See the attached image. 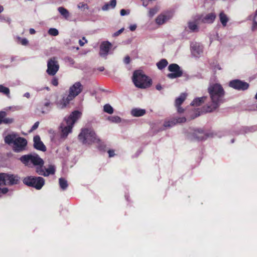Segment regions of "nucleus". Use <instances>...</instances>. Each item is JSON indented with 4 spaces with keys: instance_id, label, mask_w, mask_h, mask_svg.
Masks as SVG:
<instances>
[{
    "instance_id": "1",
    "label": "nucleus",
    "mask_w": 257,
    "mask_h": 257,
    "mask_svg": "<svg viewBox=\"0 0 257 257\" xmlns=\"http://www.w3.org/2000/svg\"><path fill=\"white\" fill-rule=\"evenodd\" d=\"M208 90L211 101L210 104H207L205 110L206 112H211L223 102L224 91L221 85L218 83L210 84Z\"/></svg>"
},
{
    "instance_id": "2",
    "label": "nucleus",
    "mask_w": 257,
    "mask_h": 257,
    "mask_svg": "<svg viewBox=\"0 0 257 257\" xmlns=\"http://www.w3.org/2000/svg\"><path fill=\"white\" fill-rule=\"evenodd\" d=\"M81 115V113L75 110L71 113L68 118L65 117L61 123V137L65 139L69 133L72 132V129L75 122Z\"/></svg>"
},
{
    "instance_id": "3",
    "label": "nucleus",
    "mask_w": 257,
    "mask_h": 257,
    "mask_svg": "<svg viewBox=\"0 0 257 257\" xmlns=\"http://www.w3.org/2000/svg\"><path fill=\"white\" fill-rule=\"evenodd\" d=\"M83 90V86L79 82H75L69 90V94L66 97H64L61 100L57 103V107L59 109L65 108L69 102L78 95Z\"/></svg>"
},
{
    "instance_id": "4",
    "label": "nucleus",
    "mask_w": 257,
    "mask_h": 257,
    "mask_svg": "<svg viewBox=\"0 0 257 257\" xmlns=\"http://www.w3.org/2000/svg\"><path fill=\"white\" fill-rule=\"evenodd\" d=\"M5 141L10 145L13 144V149L15 151L19 152L25 149L27 144L26 139L21 137H16L14 134L9 135L6 137Z\"/></svg>"
},
{
    "instance_id": "5",
    "label": "nucleus",
    "mask_w": 257,
    "mask_h": 257,
    "mask_svg": "<svg viewBox=\"0 0 257 257\" xmlns=\"http://www.w3.org/2000/svg\"><path fill=\"white\" fill-rule=\"evenodd\" d=\"M78 139L82 143L85 145H90L99 141L95 132L91 128H82L78 135Z\"/></svg>"
},
{
    "instance_id": "6",
    "label": "nucleus",
    "mask_w": 257,
    "mask_h": 257,
    "mask_svg": "<svg viewBox=\"0 0 257 257\" xmlns=\"http://www.w3.org/2000/svg\"><path fill=\"white\" fill-rule=\"evenodd\" d=\"M133 81L135 86L140 88H146L151 85V80L140 70L134 72Z\"/></svg>"
},
{
    "instance_id": "7",
    "label": "nucleus",
    "mask_w": 257,
    "mask_h": 257,
    "mask_svg": "<svg viewBox=\"0 0 257 257\" xmlns=\"http://www.w3.org/2000/svg\"><path fill=\"white\" fill-rule=\"evenodd\" d=\"M20 160L27 166L32 163L35 166H39L38 167H42L44 164L43 160L36 154L23 156L20 158Z\"/></svg>"
},
{
    "instance_id": "8",
    "label": "nucleus",
    "mask_w": 257,
    "mask_h": 257,
    "mask_svg": "<svg viewBox=\"0 0 257 257\" xmlns=\"http://www.w3.org/2000/svg\"><path fill=\"white\" fill-rule=\"evenodd\" d=\"M23 182L29 186H31L39 190L44 185L45 180L41 177H35L29 176L25 178L23 180Z\"/></svg>"
},
{
    "instance_id": "9",
    "label": "nucleus",
    "mask_w": 257,
    "mask_h": 257,
    "mask_svg": "<svg viewBox=\"0 0 257 257\" xmlns=\"http://www.w3.org/2000/svg\"><path fill=\"white\" fill-rule=\"evenodd\" d=\"M59 65L56 58L53 57L48 60L46 72L49 75H55L59 70Z\"/></svg>"
},
{
    "instance_id": "10",
    "label": "nucleus",
    "mask_w": 257,
    "mask_h": 257,
    "mask_svg": "<svg viewBox=\"0 0 257 257\" xmlns=\"http://www.w3.org/2000/svg\"><path fill=\"white\" fill-rule=\"evenodd\" d=\"M168 70L172 72L167 75V76L171 79L179 77L183 73L179 65L176 64H170L168 67Z\"/></svg>"
},
{
    "instance_id": "11",
    "label": "nucleus",
    "mask_w": 257,
    "mask_h": 257,
    "mask_svg": "<svg viewBox=\"0 0 257 257\" xmlns=\"http://www.w3.org/2000/svg\"><path fill=\"white\" fill-rule=\"evenodd\" d=\"M229 86L238 90H244L248 88L249 85L246 82L235 79L230 81L229 83Z\"/></svg>"
},
{
    "instance_id": "12",
    "label": "nucleus",
    "mask_w": 257,
    "mask_h": 257,
    "mask_svg": "<svg viewBox=\"0 0 257 257\" xmlns=\"http://www.w3.org/2000/svg\"><path fill=\"white\" fill-rule=\"evenodd\" d=\"M37 173L40 175L48 176L49 175H53L55 172V167L54 165H50L48 168L43 169L42 167H37Z\"/></svg>"
},
{
    "instance_id": "13",
    "label": "nucleus",
    "mask_w": 257,
    "mask_h": 257,
    "mask_svg": "<svg viewBox=\"0 0 257 257\" xmlns=\"http://www.w3.org/2000/svg\"><path fill=\"white\" fill-rule=\"evenodd\" d=\"M216 18V15L213 13H211L206 15H202L199 16L198 21L200 23L211 24L212 23Z\"/></svg>"
},
{
    "instance_id": "14",
    "label": "nucleus",
    "mask_w": 257,
    "mask_h": 257,
    "mask_svg": "<svg viewBox=\"0 0 257 257\" xmlns=\"http://www.w3.org/2000/svg\"><path fill=\"white\" fill-rule=\"evenodd\" d=\"M111 47V44L109 42H103L100 46L99 55L104 58H106L109 51Z\"/></svg>"
},
{
    "instance_id": "15",
    "label": "nucleus",
    "mask_w": 257,
    "mask_h": 257,
    "mask_svg": "<svg viewBox=\"0 0 257 257\" xmlns=\"http://www.w3.org/2000/svg\"><path fill=\"white\" fill-rule=\"evenodd\" d=\"M172 16L173 15L171 13L161 14L156 18V22L159 25H163L169 20L172 17Z\"/></svg>"
},
{
    "instance_id": "16",
    "label": "nucleus",
    "mask_w": 257,
    "mask_h": 257,
    "mask_svg": "<svg viewBox=\"0 0 257 257\" xmlns=\"http://www.w3.org/2000/svg\"><path fill=\"white\" fill-rule=\"evenodd\" d=\"M191 47L192 54L195 57H199L203 52V47L198 43H192Z\"/></svg>"
},
{
    "instance_id": "17",
    "label": "nucleus",
    "mask_w": 257,
    "mask_h": 257,
    "mask_svg": "<svg viewBox=\"0 0 257 257\" xmlns=\"http://www.w3.org/2000/svg\"><path fill=\"white\" fill-rule=\"evenodd\" d=\"M33 141L34 147L36 149L43 152H45L46 150V147L41 141L40 138L39 136H35L34 137Z\"/></svg>"
},
{
    "instance_id": "18",
    "label": "nucleus",
    "mask_w": 257,
    "mask_h": 257,
    "mask_svg": "<svg viewBox=\"0 0 257 257\" xmlns=\"http://www.w3.org/2000/svg\"><path fill=\"white\" fill-rule=\"evenodd\" d=\"M186 94L182 93L175 100V105L177 108V111L179 113L183 112L184 109L181 108L180 106L184 101L186 98Z\"/></svg>"
},
{
    "instance_id": "19",
    "label": "nucleus",
    "mask_w": 257,
    "mask_h": 257,
    "mask_svg": "<svg viewBox=\"0 0 257 257\" xmlns=\"http://www.w3.org/2000/svg\"><path fill=\"white\" fill-rule=\"evenodd\" d=\"M186 120V119L184 117H180L178 119H174L173 120H169L167 121H165L164 123V126L165 127H170L174 126L177 123H182L184 122Z\"/></svg>"
},
{
    "instance_id": "20",
    "label": "nucleus",
    "mask_w": 257,
    "mask_h": 257,
    "mask_svg": "<svg viewBox=\"0 0 257 257\" xmlns=\"http://www.w3.org/2000/svg\"><path fill=\"white\" fill-rule=\"evenodd\" d=\"M7 114L5 111H0V124L2 123L8 124L12 123L14 122V118L6 117Z\"/></svg>"
},
{
    "instance_id": "21",
    "label": "nucleus",
    "mask_w": 257,
    "mask_h": 257,
    "mask_svg": "<svg viewBox=\"0 0 257 257\" xmlns=\"http://www.w3.org/2000/svg\"><path fill=\"white\" fill-rule=\"evenodd\" d=\"M6 185H14L18 183L19 178L17 176L6 173Z\"/></svg>"
},
{
    "instance_id": "22",
    "label": "nucleus",
    "mask_w": 257,
    "mask_h": 257,
    "mask_svg": "<svg viewBox=\"0 0 257 257\" xmlns=\"http://www.w3.org/2000/svg\"><path fill=\"white\" fill-rule=\"evenodd\" d=\"M200 23L198 21V18L195 21H190L188 23V27L189 29L192 32H197L198 31V25Z\"/></svg>"
},
{
    "instance_id": "23",
    "label": "nucleus",
    "mask_w": 257,
    "mask_h": 257,
    "mask_svg": "<svg viewBox=\"0 0 257 257\" xmlns=\"http://www.w3.org/2000/svg\"><path fill=\"white\" fill-rule=\"evenodd\" d=\"M146 113V110L141 108H134L131 110V114L135 117H139L144 115Z\"/></svg>"
},
{
    "instance_id": "24",
    "label": "nucleus",
    "mask_w": 257,
    "mask_h": 257,
    "mask_svg": "<svg viewBox=\"0 0 257 257\" xmlns=\"http://www.w3.org/2000/svg\"><path fill=\"white\" fill-rule=\"evenodd\" d=\"M206 99V97H202L200 98H195L191 102V104L192 105L199 106L205 101Z\"/></svg>"
},
{
    "instance_id": "25",
    "label": "nucleus",
    "mask_w": 257,
    "mask_h": 257,
    "mask_svg": "<svg viewBox=\"0 0 257 257\" xmlns=\"http://www.w3.org/2000/svg\"><path fill=\"white\" fill-rule=\"evenodd\" d=\"M219 19L222 25L223 26H225L228 21V19L227 16L223 12H221L220 13Z\"/></svg>"
},
{
    "instance_id": "26",
    "label": "nucleus",
    "mask_w": 257,
    "mask_h": 257,
    "mask_svg": "<svg viewBox=\"0 0 257 257\" xmlns=\"http://www.w3.org/2000/svg\"><path fill=\"white\" fill-rule=\"evenodd\" d=\"M58 11L61 15L64 16L65 18H67L69 16V12L63 7H59L58 8Z\"/></svg>"
},
{
    "instance_id": "27",
    "label": "nucleus",
    "mask_w": 257,
    "mask_h": 257,
    "mask_svg": "<svg viewBox=\"0 0 257 257\" xmlns=\"http://www.w3.org/2000/svg\"><path fill=\"white\" fill-rule=\"evenodd\" d=\"M59 183L60 187L62 190H65L67 188L68 183L67 181L65 179L62 178H60L59 180Z\"/></svg>"
},
{
    "instance_id": "28",
    "label": "nucleus",
    "mask_w": 257,
    "mask_h": 257,
    "mask_svg": "<svg viewBox=\"0 0 257 257\" xmlns=\"http://www.w3.org/2000/svg\"><path fill=\"white\" fill-rule=\"evenodd\" d=\"M168 64V62L166 59H162L157 63V65L159 69L164 68Z\"/></svg>"
},
{
    "instance_id": "29",
    "label": "nucleus",
    "mask_w": 257,
    "mask_h": 257,
    "mask_svg": "<svg viewBox=\"0 0 257 257\" xmlns=\"http://www.w3.org/2000/svg\"><path fill=\"white\" fill-rule=\"evenodd\" d=\"M103 110L104 112L108 114H112L113 112V109L112 107L109 104H106L104 106Z\"/></svg>"
},
{
    "instance_id": "30",
    "label": "nucleus",
    "mask_w": 257,
    "mask_h": 257,
    "mask_svg": "<svg viewBox=\"0 0 257 257\" xmlns=\"http://www.w3.org/2000/svg\"><path fill=\"white\" fill-rule=\"evenodd\" d=\"M0 92L3 93L8 97L10 96V89L3 85H0Z\"/></svg>"
},
{
    "instance_id": "31",
    "label": "nucleus",
    "mask_w": 257,
    "mask_h": 257,
    "mask_svg": "<svg viewBox=\"0 0 257 257\" xmlns=\"http://www.w3.org/2000/svg\"><path fill=\"white\" fill-rule=\"evenodd\" d=\"M108 119L114 123H119L121 122V118L118 116H111L108 117Z\"/></svg>"
},
{
    "instance_id": "32",
    "label": "nucleus",
    "mask_w": 257,
    "mask_h": 257,
    "mask_svg": "<svg viewBox=\"0 0 257 257\" xmlns=\"http://www.w3.org/2000/svg\"><path fill=\"white\" fill-rule=\"evenodd\" d=\"M6 173H0V185H6Z\"/></svg>"
},
{
    "instance_id": "33",
    "label": "nucleus",
    "mask_w": 257,
    "mask_h": 257,
    "mask_svg": "<svg viewBox=\"0 0 257 257\" xmlns=\"http://www.w3.org/2000/svg\"><path fill=\"white\" fill-rule=\"evenodd\" d=\"M48 34L53 36H56L59 34V32L55 28H50L48 31Z\"/></svg>"
},
{
    "instance_id": "34",
    "label": "nucleus",
    "mask_w": 257,
    "mask_h": 257,
    "mask_svg": "<svg viewBox=\"0 0 257 257\" xmlns=\"http://www.w3.org/2000/svg\"><path fill=\"white\" fill-rule=\"evenodd\" d=\"M159 9L158 7H155V8L150 9L149 11V16L151 17H152L154 16V15L157 13Z\"/></svg>"
},
{
    "instance_id": "35",
    "label": "nucleus",
    "mask_w": 257,
    "mask_h": 257,
    "mask_svg": "<svg viewBox=\"0 0 257 257\" xmlns=\"http://www.w3.org/2000/svg\"><path fill=\"white\" fill-rule=\"evenodd\" d=\"M256 18L254 17H252L250 18V19L252 20L253 24L251 27V30L252 31H255L257 30V22L255 20Z\"/></svg>"
},
{
    "instance_id": "36",
    "label": "nucleus",
    "mask_w": 257,
    "mask_h": 257,
    "mask_svg": "<svg viewBox=\"0 0 257 257\" xmlns=\"http://www.w3.org/2000/svg\"><path fill=\"white\" fill-rule=\"evenodd\" d=\"M77 7H78V8H79L80 9H88V7L87 5L84 3H80L79 4H78Z\"/></svg>"
},
{
    "instance_id": "37",
    "label": "nucleus",
    "mask_w": 257,
    "mask_h": 257,
    "mask_svg": "<svg viewBox=\"0 0 257 257\" xmlns=\"http://www.w3.org/2000/svg\"><path fill=\"white\" fill-rule=\"evenodd\" d=\"M18 39L20 40V43H21L22 45H24V46H26L28 45V41L27 39H26V38L21 39L20 38H18Z\"/></svg>"
},
{
    "instance_id": "38",
    "label": "nucleus",
    "mask_w": 257,
    "mask_h": 257,
    "mask_svg": "<svg viewBox=\"0 0 257 257\" xmlns=\"http://www.w3.org/2000/svg\"><path fill=\"white\" fill-rule=\"evenodd\" d=\"M108 4H109V7L110 8L113 9L116 6V0H111Z\"/></svg>"
},
{
    "instance_id": "39",
    "label": "nucleus",
    "mask_w": 257,
    "mask_h": 257,
    "mask_svg": "<svg viewBox=\"0 0 257 257\" xmlns=\"http://www.w3.org/2000/svg\"><path fill=\"white\" fill-rule=\"evenodd\" d=\"M87 43V41L85 37H83L82 40H79V44L81 46H83L85 43Z\"/></svg>"
},
{
    "instance_id": "40",
    "label": "nucleus",
    "mask_w": 257,
    "mask_h": 257,
    "mask_svg": "<svg viewBox=\"0 0 257 257\" xmlns=\"http://www.w3.org/2000/svg\"><path fill=\"white\" fill-rule=\"evenodd\" d=\"M120 13L121 16H123L128 15L130 14V11L128 10L126 11L124 9H121L120 10Z\"/></svg>"
},
{
    "instance_id": "41",
    "label": "nucleus",
    "mask_w": 257,
    "mask_h": 257,
    "mask_svg": "<svg viewBox=\"0 0 257 257\" xmlns=\"http://www.w3.org/2000/svg\"><path fill=\"white\" fill-rule=\"evenodd\" d=\"M124 30V29L123 28H122L121 29H120L119 30L117 31V32H115L113 34V37H116V36H118V35H119Z\"/></svg>"
},
{
    "instance_id": "42",
    "label": "nucleus",
    "mask_w": 257,
    "mask_h": 257,
    "mask_svg": "<svg viewBox=\"0 0 257 257\" xmlns=\"http://www.w3.org/2000/svg\"><path fill=\"white\" fill-rule=\"evenodd\" d=\"M51 83L52 85H53L54 86H57L58 85V80L57 78H54L52 79V81H51Z\"/></svg>"
},
{
    "instance_id": "43",
    "label": "nucleus",
    "mask_w": 257,
    "mask_h": 257,
    "mask_svg": "<svg viewBox=\"0 0 257 257\" xmlns=\"http://www.w3.org/2000/svg\"><path fill=\"white\" fill-rule=\"evenodd\" d=\"M110 9V7H109V4L108 3L105 4L102 7V10L103 11H107Z\"/></svg>"
},
{
    "instance_id": "44",
    "label": "nucleus",
    "mask_w": 257,
    "mask_h": 257,
    "mask_svg": "<svg viewBox=\"0 0 257 257\" xmlns=\"http://www.w3.org/2000/svg\"><path fill=\"white\" fill-rule=\"evenodd\" d=\"M8 191V189L7 188H4L3 189H1L0 188V193L5 194H6Z\"/></svg>"
},
{
    "instance_id": "45",
    "label": "nucleus",
    "mask_w": 257,
    "mask_h": 257,
    "mask_svg": "<svg viewBox=\"0 0 257 257\" xmlns=\"http://www.w3.org/2000/svg\"><path fill=\"white\" fill-rule=\"evenodd\" d=\"M39 122L38 121L36 122L33 125L31 130H35L37 129L39 126Z\"/></svg>"
},
{
    "instance_id": "46",
    "label": "nucleus",
    "mask_w": 257,
    "mask_h": 257,
    "mask_svg": "<svg viewBox=\"0 0 257 257\" xmlns=\"http://www.w3.org/2000/svg\"><path fill=\"white\" fill-rule=\"evenodd\" d=\"M130 62V58L128 56H126V57H125L124 59V62L125 63V64H128Z\"/></svg>"
},
{
    "instance_id": "47",
    "label": "nucleus",
    "mask_w": 257,
    "mask_h": 257,
    "mask_svg": "<svg viewBox=\"0 0 257 257\" xmlns=\"http://www.w3.org/2000/svg\"><path fill=\"white\" fill-rule=\"evenodd\" d=\"M51 103L49 100H47L46 102L44 103V106L46 107H50Z\"/></svg>"
},
{
    "instance_id": "48",
    "label": "nucleus",
    "mask_w": 257,
    "mask_h": 257,
    "mask_svg": "<svg viewBox=\"0 0 257 257\" xmlns=\"http://www.w3.org/2000/svg\"><path fill=\"white\" fill-rule=\"evenodd\" d=\"M109 157H112L114 156V152L113 150H109L108 151Z\"/></svg>"
},
{
    "instance_id": "49",
    "label": "nucleus",
    "mask_w": 257,
    "mask_h": 257,
    "mask_svg": "<svg viewBox=\"0 0 257 257\" xmlns=\"http://www.w3.org/2000/svg\"><path fill=\"white\" fill-rule=\"evenodd\" d=\"M137 26L136 25H132L130 26V29L132 31H134L136 29Z\"/></svg>"
},
{
    "instance_id": "50",
    "label": "nucleus",
    "mask_w": 257,
    "mask_h": 257,
    "mask_svg": "<svg viewBox=\"0 0 257 257\" xmlns=\"http://www.w3.org/2000/svg\"><path fill=\"white\" fill-rule=\"evenodd\" d=\"M29 31L31 34H34L36 32L35 30L32 28L30 29Z\"/></svg>"
},
{
    "instance_id": "51",
    "label": "nucleus",
    "mask_w": 257,
    "mask_h": 257,
    "mask_svg": "<svg viewBox=\"0 0 257 257\" xmlns=\"http://www.w3.org/2000/svg\"><path fill=\"white\" fill-rule=\"evenodd\" d=\"M24 96L25 97H27V98H29V97H30V93H29V92H26V93H25L24 94Z\"/></svg>"
},
{
    "instance_id": "52",
    "label": "nucleus",
    "mask_w": 257,
    "mask_h": 257,
    "mask_svg": "<svg viewBox=\"0 0 257 257\" xmlns=\"http://www.w3.org/2000/svg\"><path fill=\"white\" fill-rule=\"evenodd\" d=\"M162 87L161 85L158 84L156 86V89L158 90H160L162 89Z\"/></svg>"
},
{
    "instance_id": "53",
    "label": "nucleus",
    "mask_w": 257,
    "mask_h": 257,
    "mask_svg": "<svg viewBox=\"0 0 257 257\" xmlns=\"http://www.w3.org/2000/svg\"><path fill=\"white\" fill-rule=\"evenodd\" d=\"M4 11V8L2 6L0 5V13Z\"/></svg>"
},
{
    "instance_id": "54",
    "label": "nucleus",
    "mask_w": 257,
    "mask_h": 257,
    "mask_svg": "<svg viewBox=\"0 0 257 257\" xmlns=\"http://www.w3.org/2000/svg\"><path fill=\"white\" fill-rule=\"evenodd\" d=\"M143 6H144L146 7V6H147V4H145V2H144V3H143Z\"/></svg>"
},
{
    "instance_id": "55",
    "label": "nucleus",
    "mask_w": 257,
    "mask_h": 257,
    "mask_svg": "<svg viewBox=\"0 0 257 257\" xmlns=\"http://www.w3.org/2000/svg\"><path fill=\"white\" fill-rule=\"evenodd\" d=\"M46 89L47 90H49V88L48 87H46Z\"/></svg>"
},
{
    "instance_id": "56",
    "label": "nucleus",
    "mask_w": 257,
    "mask_h": 257,
    "mask_svg": "<svg viewBox=\"0 0 257 257\" xmlns=\"http://www.w3.org/2000/svg\"><path fill=\"white\" fill-rule=\"evenodd\" d=\"M255 99H257V93L256 94V95H255Z\"/></svg>"
},
{
    "instance_id": "57",
    "label": "nucleus",
    "mask_w": 257,
    "mask_h": 257,
    "mask_svg": "<svg viewBox=\"0 0 257 257\" xmlns=\"http://www.w3.org/2000/svg\"><path fill=\"white\" fill-rule=\"evenodd\" d=\"M42 113H45V111L44 110H42Z\"/></svg>"
},
{
    "instance_id": "58",
    "label": "nucleus",
    "mask_w": 257,
    "mask_h": 257,
    "mask_svg": "<svg viewBox=\"0 0 257 257\" xmlns=\"http://www.w3.org/2000/svg\"><path fill=\"white\" fill-rule=\"evenodd\" d=\"M233 142H234V140H232L231 141V142H232V143H233Z\"/></svg>"
}]
</instances>
